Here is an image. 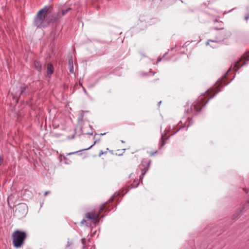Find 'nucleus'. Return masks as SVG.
I'll use <instances>...</instances> for the list:
<instances>
[{
  "instance_id": "f257e3e1",
  "label": "nucleus",
  "mask_w": 249,
  "mask_h": 249,
  "mask_svg": "<svg viewBox=\"0 0 249 249\" xmlns=\"http://www.w3.org/2000/svg\"><path fill=\"white\" fill-rule=\"evenodd\" d=\"M61 18L59 10L54 11L53 5L45 6L38 11L33 23L37 28H42L59 22Z\"/></svg>"
},
{
  "instance_id": "f03ea898",
  "label": "nucleus",
  "mask_w": 249,
  "mask_h": 249,
  "mask_svg": "<svg viewBox=\"0 0 249 249\" xmlns=\"http://www.w3.org/2000/svg\"><path fill=\"white\" fill-rule=\"evenodd\" d=\"M11 237L13 246L16 248H19L24 244L27 234L24 231L17 230L13 232Z\"/></svg>"
},
{
  "instance_id": "7ed1b4c3",
  "label": "nucleus",
  "mask_w": 249,
  "mask_h": 249,
  "mask_svg": "<svg viewBox=\"0 0 249 249\" xmlns=\"http://www.w3.org/2000/svg\"><path fill=\"white\" fill-rule=\"evenodd\" d=\"M113 201V198H110L108 202H107L104 203L100 207V209L97 212L96 210H93L90 212L86 214L85 217L87 218L88 220H95L94 223L95 225L98 224L99 223V217L103 211H110V209H108L107 208V205L108 203L112 202Z\"/></svg>"
},
{
  "instance_id": "20e7f679",
  "label": "nucleus",
  "mask_w": 249,
  "mask_h": 249,
  "mask_svg": "<svg viewBox=\"0 0 249 249\" xmlns=\"http://www.w3.org/2000/svg\"><path fill=\"white\" fill-rule=\"evenodd\" d=\"M205 98V96H201L199 97L198 101L196 104L192 106L191 109L192 110V107H193V109L196 112H199L201 110L202 108L207 104L209 101V100H208L205 103H204L203 104Z\"/></svg>"
},
{
  "instance_id": "39448f33",
  "label": "nucleus",
  "mask_w": 249,
  "mask_h": 249,
  "mask_svg": "<svg viewBox=\"0 0 249 249\" xmlns=\"http://www.w3.org/2000/svg\"><path fill=\"white\" fill-rule=\"evenodd\" d=\"M249 60V54H244L240 60L237 62L234 66L235 71H237L242 66L245 65L246 61Z\"/></svg>"
},
{
  "instance_id": "423d86ee",
  "label": "nucleus",
  "mask_w": 249,
  "mask_h": 249,
  "mask_svg": "<svg viewBox=\"0 0 249 249\" xmlns=\"http://www.w3.org/2000/svg\"><path fill=\"white\" fill-rule=\"evenodd\" d=\"M31 92L30 88L28 85H24L20 87V91L19 98L23 97V98L28 96Z\"/></svg>"
},
{
  "instance_id": "0eeeda50",
  "label": "nucleus",
  "mask_w": 249,
  "mask_h": 249,
  "mask_svg": "<svg viewBox=\"0 0 249 249\" xmlns=\"http://www.w3.org/2000/svg\"><path fill=\"white\" fill-rule=\"evenodd\" d=\"M46 76L50 77L51 75L53 73L54 69L51 63H49L46 65Z\"/></svg>"
},
{
  "instance_id": "6e6552de",
  "label": "nucleus",
  "mask_w": 249,
  "mask_h": 249,
  "mask_svg": "<svg viewBox=\"0 0 249 249\" xmlns=\"http://www.w3.org/2000/svg\"><path fill=\"white\" fill-rule=\"evenodd\" d=\"M72 9L71 7H68L67 8H64V6L59 7L58 9L59 13L60 14V16L62 18V16H65L67 14L69 11H71Z\"/></svg>"
},
{
  "instance_id": "1a4fd4ad",
  "label": "nucleus",
  "mask_w": 249,
  "mask_h": 249,
  "mask_svg": "<svg viewBox=\"0 0 249 249\" xmlns=\"http://www.w3.org/2000/svg\"><path fill=\"white\" fill-rule=\"evenodd\" d=\"M34 64L35 69L37 71H38L39 72H41L42 71V64L40 62V61L37 60H35L34 62Z\"/></svg>"
},
{
  "instance_id": "9d476101",
  "label": "nucleus",
  "mask_w": 249,
  "mask_h": 249,
  "mask_svg": "<svg viewBox=\"0 0 249 249\" xmlns=\"http://www.w3.org/2000/svg\"><path fill=\"white\" fill-rule=\"evenodd\" d=\"M249 206V200H247L244 203H242L241 207L239 208L243 212L246 208Z\"/></svg>"
},
{
  "instance_id": "9b49d317",
  "label": "nucleus",
  "mask_w": 249,
  "mask_h": 249,
  "mask_svg": "<svg viewBox=\"0 0 249 249\" xmlns=\"http://www.w3.org/2000/svg\"><path fill=\"white\" fill-rule=\"evenodd\" d=\"M168 139V138H165L164 136H163V135L161 136V140L160 142V145L159 147L160 149L164 145L165 143V141L167 140Z\"/></svg>"
},
{
  "instance_id": "f8f14e48",
  "label": "nucleus",
  "mask_w": 249,
  "mask_h": 249,
  "mask_svg": "<svg viewBox=\"0 0 249 249\" xmlns=\"http://www.w3.org/2000/svg\"><path fill=\"white\" fill-rule=\"evenodd\" d=\"M242 212V210L239 209L233 214L232 215L231 219L233 220L239 216V215L241 214Z\"/></svg>"
},
{
  "instance_id": "ddd939ff",
  "label": "nucleus",
  "mask_w": 249,
  "mask_h": 249,
  "mask_svg": "<svg viewBox=\"0 0 249 249\" xmlns=\"http://www.w3.org/2000/svg\"><path fill=\"white\" fill-rule=\"evenodd\" d=\"M148 167H144L142 170V173L141 176L140 177V180H142V178H143V176L144 175V174H145L146 171L148 170Z\"/></svg>"
},
{
  "instance_id": "4468645a",
  "label": "nucleus",
  "mask_w": 249,
  "mask_h": 249,
  "mask_svg": "<svg viewBox=\"0 0 249 249\" xmlns=\"http://www.w3.org/2000/svg\"><path fill=\"white\" fill-rule=\"evenodd\" d=\"M218 91H218V90H217L215 93H214V91H210V92H208V93H207V95H208V96H210V98H213V97L214 96V95H215L216 93H218Z\"/></svg>"
},
{
  "instance_id": "2eb2a0df",
  "label": "nucleus",
  "mask_w": 249,
  "mask_h": 249,
  "mask_svg": "<svg viewBox=\"0 0 249 249\" xmlns=\"http://www.w3.org/2000/svg\"><path fill=\"white\" fill-rule=\"evenodd\" d=\"M69 63L70 66H71V68L70 69V71L72 72L73 70V62H72V58L69 60Z\"/></svg>"
},
{
  "instance_id": "dca6fc26",
  "label": "nucleus",
  "mask_w": 249,
  "mask_h": 249,
  "mask_svg": "<svg viewBox=\"0 0 249 249\" xmlns=\"http://www.w3.org/2000/svg\"><path fill=\"white\" fill-rule=\"evenodd\" d=\"M187 119H188V123L187 124V127H189L190 125V122H191V121H192V119L191 118L188 117Z\"/></svg>"
},
{
  "instance_id": "f3484780",
  "label": "nucleus",
  "mask_w": 249,
  "mask_h": 249,
  "mask_svg": "<svg viewBox=\"0 0 249 249\" xmlns=\"http://www.w3.org/2000/svg\"><path fill=\"white\" fill-rule=\"evenodd\" d=\"M245 19L246 20H248V19H249V14H248L245 16Z\"/></svg>"
},
{
  "instance_id": "a211bd4d",
  "label": "nucleus",
  "mask_w": 249,
  "mask_h": 249,
  "mask_svg": "<svg viewBox=\"0 0 249 249\" xmlns=\"http://www.w3.org/2000/svg\"><path fill=\"white\" fill-rule=\"evenodd\" d=\"M50 193V192L49 191H47V192H45V193H44V195L46 196H47L48 194H49Z\"/></svg>"
},
{
  "instance_id": "6ab92c4d",
  "label": "nucleus",
  "mask_w": 249,
  "mask_h": 249,
  "mask_svg": "<svg viewBox=\"0 0 249 249\" xmlns=\"http://www.w3.org/2000/svg\"><path fill=\"white\" fill-rule=\"evenodd\" d=\"M86 220H85V219H84V220H83L81 221V224H84L85 223H86Z\"/></svg>"
},
{
  "instance_id": "aec40b11",
  "label": "nucleus",
  "mask_w": 249,
  "mask_h": 249,
  "mask_svg": "<svg viewBox=\"0 0 249 249\" xmlns=\"http://www.w3.org/2000/svg\"><path fill=\"white\" fill-rule=\"evenodd\" d=\"M3 161V159H1L0 157V165H1V164L2 163Z\"/></svg>"
},
{
  "instance_id": "412c9836",
  "label": "nucleus",
  "mask_w": 249,
  "mask_h": 249,
  "mask_svg": "<svg viewBox=\"0 0 249 249\" xmlns=\"http://www.w3.org/2000/svg\"><path fill=\"white\" fill-rule=\"evenodd\" d=\"M79 85L83 88L84 90H85L84 88L83 87L82 84V83L80 82H79Z\"/></svg>"
},
{
  "instance_id": "4be33fe9",
  "label": "nucleus",
  "mask_w": 249,
  "mask_h": 249,
  "mask_svg": "<svg viewBox=\"0 0 249 249\" xmlns=\"http://www.w3.org/2000/svg\"><path fill=\"white\" fill-rule=\"evenodd\" d=\"M104 154V152H103L102 151H101V152H100V153H99V155L100 156V155H102V154Z\"/></svg>"
},
{
  "instance_id": "5701e85b",
  "label": "nucleus",
  "mask_w": 249,
  "mask_h": 249,
  "mask_svg": "<svg viewBox=\"0 0 249 249\" xmlns=\"http://www.w3.org/2000/svg\"><path fill=\"white\" fill-rule=\"evenodd\" d=\"M243 190L246 191V193H248V191L247 190V189H244Z\"/></svg>"
},
{
  "instance_id": "b1692460",
  "label": "nucleus",
  "mask_w": 249,
  "mask_h": 249,
  "mask_svg": "<svg viewBox=\"0 0 249 249\" xmlns=\"http://www.w3.org/2000/svg\"><path fill=\"white\" fill-rule=\"evenodd\" d=\"M138 185V183L137 184V185H136V187H137ZM133 187H135V186L134 185H133Z\"/></svg>"
},
{
  "instance_id": "393cba45",
  "label": "nucleus",
  "mask_w": 249,
  "mask_h": 249,
  "mask_svg": "<svg viewBox=\"0 0 249 249\" xmlns=\"http://www.w3.org/2000/svg\"><path fill=\"white\" fill-rule=\"evenodd\" d=\"M150 161H149L148 162V165H149V164H150Z\"/></svg>"
},
{
  "instance_id": "a878e982",
  "label": "nucleus",
  "mask_w": 249,
  "mask_h": 249,
  "mask_svg": "<svg viewBox=\"0 0 249 249\" xmlns=\"http://www.w3.org/2000/svg\"><path fill=\"white\" fill-rule=\"evenodd\" d=\"M161 59H158V61H160Z\"/></svg>"
},
{
  "instance_id": "bb28decb",
  "label": "nucleus",
  "mask_w": 249,
  "mask_h": 249,
  "mask_svg": "<svg viewBox=\"0 0 249 249\" xmlns=\"http://www.w3.org/2000/svg\"><path fill=\"white\" fill-rule=\"evenodd\" d=\"M18 98L17 99V101L18 102Z\"/></svg>"
},
{
  "instance_id": "cd10ccee",
  "label": "nucleus",
  "mask_w": 249,
  "mask_h": 249,
  "mask_svg": "<svg viewBox=\"0 0 249 249\" xmlns=\"http://www.w3.org/2000/svg\"><path fill=\"white\" fill-rule=\"evenodd\" d=\"M105 133H101V135H103V134H105Z\"/></svg>"
}]
</instances>
